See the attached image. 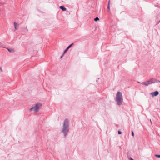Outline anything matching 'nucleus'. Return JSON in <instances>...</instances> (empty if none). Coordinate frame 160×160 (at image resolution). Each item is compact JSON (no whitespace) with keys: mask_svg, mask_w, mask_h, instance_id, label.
<instances>
[{"mask_svg":"<svg viewBox=\"0 0 160 160\" xmlns=\"http://www.w3.org/2000/svg\"><path fill=\"white\" fill-rule=\"evenodd\" d=\"M159 94V92L158 91H156L153 92L151 93V95H152V96L154 97L155 96H157Z\"/></svg>","mask_w":160,"mask_h":160,"instance_id":"nucleus-4","label":"nucleus"},{"mask_svg":"<svg viewBox=\"0 0 160 160\" xmlns=\"http://www.w3.org/2000/svg\"><path fill=\"white\" fill-rule=\"evenodd\" d=\"M118 134H122V132L120 131L119 130L118 131Z\"/></svg>","mask_w":160,"mask_h":160,"instance_id":"nucleus-14","label":"nucleus"},{"mask_svg":"<svg viewBox=\"0 0 160 160\" xmlns=\"http://www.w3.org/2000/svg\"><path fill=\"white\" fill-rule=\"evenodd\" d=\"M150 82H151V83H153V82H152L151 81Z\"/></svg>","mask_w":160,"mask_h":160,"instance_id":"nucleus-17","label":"nucleus"},{"mask_svg":"<svg viewBox=\"0 0 160 160\" xmlns=\"http://www.w3.org/2000/svg\"><path fill=\"white\" fill-rule=\"evenodd\" d=\"M99 19L98 17H96L94 19V20L95 21H97L99 20Z\"/></svg>","mask_w":160,"mask_h":160,"instance_id":"nucleus-11","label":"nucleus"},{"mask_svg":"<svg viewBox=\"0 0 160 160\" xmlns=\"http://www.w3.org/2000/svg\"><path fill=\"white\" fill-rule=\"evenodd\" d=\"M1 4H0V5H1Z\"/></svg>","mask_w":160,"mask_h":160,"instance_id":"nucleus-18","label":"nucleus"},{"mask_svg":"<svg viewBox=\"0 0 160 160\" xmlns=\"http://www.w3.org/2000/svg\"><path fill=\"white\" fill-rule=\"evenodd\" d=\"M0 70L1 71H2V68H1L0 67Z\"/></svg>","mask_w":160,"mask_h":160,"instance_id":"nucleus-16","label":"nucleus"},{"mask_svg":"<svg viewBox=\"0 0 160 160\" xmlns=\"http://www.w3.org/2000/svg\"><path fill=\"white\" fill-rule=\"evenodd\" d=\"M65 53H64V52L62 56L60 57V58H62L63 56Z\"/></svg>","mask_w":160,"mask_h":160,"instance_id":"nucleus-13","label":"nucleus"},{"mask_svg":"<svg viewBox=\"0 0 160 160\" xmlns=\"http://www.w3.org/2000/svg\"><path fill=\"white\" fill-rule=\"evenodd\" d=\"M110 0H109L108 3V9L109 11L110 10Z\"/></svg>","mask_w":160,"mask_h":160,"instance_id":"nucleus-10","label":"nucleus"},{"mask_svg":"<svg viewBox=\"0 0 160 160\" xmlns=\"http://www.w3.org/2000/svg\"><path fill=\"white\" fill-rule=\"evenodd\" d=\"M7 49L8 50V51L10 52H15L14 49L12 48H7Z\"/></svg>","mask_w":160,"mask_h":160,"instance_id":"nucleus-9","label":"nucleus"},{"mask_svg":"<svg viewBox=\"0 0 160 160\" xmlns=\"http://www.w3.org/2000/svg\"><path fill=\"white\" fill-rule=\"evenodd\" d=\"M155 156L158 158H160V155H155Z\"/></svg>","mask_w":160,"mask_h":160,"instance_id":"nucleus-12","label":"nucleus"},{"mask_svg":"<svg viewBox=\"0 0 160 160\" xmlns=\"http://www.w3.org/2000/svg\"><path fill=\"white\" fill-rule=\"evenodd\" d=\"M69 120L68 119H66L64 121L63 125V128L62 130V132L63 133L64 137L65 138L69 131Z\"/></svg>","mask_w":160,"mask_h":160,"instance_id":"nucleus-1","label":"nucleus"},{"mask_svg":"<svg viewBox=\"0 0 160 160\" xmlns=\"http://www.w3.org/2000/svg\"><path fill=\"white\" fill-rule=\"evenodd\" d=\"M60 8L63 11L66 10V8L64 6H61L60 7Z\"/></svg>","mask_w":160,"mask_h":160,"instance_id":"nucleus-8","label":"nucleus"},{"mask_svg":"<svg viewBox=\"0 0 160 160\" xmlns=\"http://www.w3.org/2000/svg\"><path fill=\"white\" fill-rule=\"evenodd\" d=\"M14 28H15L16 29H17V30L18 28V27L19 26V24L16 23V22H14Z\"/></svg>","mask_w":160,"mask_h":160,"instance_id":"nucleus-7","label":"nucleus"},{"mask_svg":"<svg viewBox=\"0 0 160 160\" xmlns=\"http://www.w3.org/2000/svg\"><path fill=\"white\" fill-rule=\"evenodd\" d=\"M73 45V43H72V44H70V45H69L67 47V48L65 49V50L64 51V53H66V52H67V51H68V49L70 48L71 46H72Z\"/></svg>","mask_w":160,"mask_h":160,"instance_id":"nucleus-5","label":"nucleus"},{"mask_svg":"<svg viewBox=\"0 0 160 160\" xmlns=\"http://www.w3.org/2000/svg\"><path fill=\"white\" fill-rule=\"evenodd\" d=\"M115 101L117 102L118 105L120 106L122 104L123 101V97L122 93L120 92H118L116 95Z\"/></svg>","mask_w":160,"mask_h":160,"instance_id":"nucleus-2","label":"nucleus"},{"mask_svg":"<svg viewBox=\"0 0 160 160\" xmlns=\"http://www.w3.org/2000/svg\"><path fill=\"white\" fill-rule=\"evenodd\" d=\"M142 84L147 86L150 84V81L149 80L146 82H143L141 83Z\"/></svg>","mask_w":160,"mask_h":160,"instance_id":"nucleus-6","label":"nucleus"},{"mask_svg":"<svg viewBox=\"0 0 160 160\" xmlns=\"http://www.w3.org/2000/svg\"><path fill=\"white\" fill-rule=\"evenodd\" d=\"M132 136H133V137L134 136V132L133 131H132Z\"/></svg>","mask_w":160,"mask_h":160,"instance_id":"nucleus-15","label":"nucleus"},{"mask_svg":"<svg viewBox=\"0 0 160 160\" xmlns=\"http://www.w3.org/2000/svg\"><path fill=\"white\" fill-rule=\"evenodd\" d=\"M42 105V104L40 103H37L35 104L34 107L31 108L29 110L30 111L33 110L35 112H38L39 111V108L41 107Z\"/></svg>","mask_w":160,"mask_h":160,"instance_id":"nucleus-3","label":"nucleus"}]
</instances>
